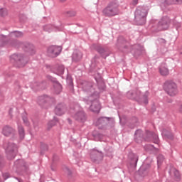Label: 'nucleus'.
I'll return each instance as SVG.
<instances>
[{
	"mask_svg": "<svg viewBox=\"0 0 182 182\" xmlns=\"http://www.w3.org/2000/svg\"><path fill=\"white\" fill-rule=\"evenodd\" d=\"M97 52H99V53H100L101 55H103V53H105L106 52V50H105V48H103L102 47L100 46L97 48Z\"/></svg>",
	"mask_w": 182,
	"mask_h": 182,
	"instance_id": "nucleus-17",
	"label": "nucleus"
},
{
	"mask_svg": "<svg viewBox=\"0 0 182 182\" xmlns=\"http://www.w3.org/2000/svg\"><path fill=\"white\" fill-rule=\"evenodd\" d=\"M63 72H65V67H63V65H61L58 68V73L60 75H63Z\"/></svg>",
	"mask_w": 182,
	"mask_h": 182,
	"instance_id": "nucleus-18",
	"label": "nucleus"
},
{
	"mask_svg": "<svg viewBox=\"0 0 182 182\" xmlns=\"http://www.w3.org/2000/svg\"><path fill=\"white\" fill-rule=\"evenodd\" d=\"M50 124H52V122H50L48 123V126H50Z\"/></svg>",
	"mask_w": 182,
	"mask_h": 182,
	"instance_id": "nucleus-35",
	"label": "nucleus"
},
{
	"mask_svg": "<svg viewBox=\"0 0 182 182\" xmlns=\"http://www.w3.org/2000/svg\"><path fill=\"white\" fill-rule=\"evenodd\" d=\"M73 58L75 60H79L80 59H82V55H80L78 57L76 58V54L74 53Z\"/></svg>",
	"mask_w": 182,
	"mask_h": 182,
	"instance_id": "nucleus-22",
	"label": "nucleus"
},
{
	"mask_svg": "<svg viewBox=\"0 0 182 182\" xmlns=\"http://www.w3.org/2000/svg\"><path fill=\"white\" fill-rule=\"evenodd\" d=\"M178 110L181 113H182V104L180 105Z\"/></svg>",
	"mask_w": 182,
	"mask_h": 182,
	"instance_id": "nucleus-31",
	"label": "nucleus"
},
{
	"mask_svg": "<svg viewBox=\"0 0 182 182\" xmlns=\"http://www.w3.org/2000/svg\"><path fill=\"white\" fill-rule=\"evenodd\" d=\"M162 136H164V137H166L167 139H173V134H171V133H170V132H168L166 129L163 130Z\"/></svg>",
	"mask_w": 182,
	"mask_h": 182,
	"instance_id": "nucleus-13",
	"label": "nucleus"
},
{
	"mask_svg": "<svg viewBox=\"0 0 182 182\" xmlns=\"http://www.w3.org/2000/svg\"><path fill=\"white\" fill-rule=\"evenodd\" d=\"M132 4L133 5H137V4H139V0H133Z\"/></svg>",
	"mask_w": 182,
	"mask_h": 182,
	"instance_id": "nucleus-27",
	"label": "nucleus"
},
{
	"mask_svg": "<svg viewBox=\"0 0 182 182\" xmlns=\"http://www.w3.org/2000/svg\"><path fill=\"white\" fill-rule=\"evenodd\" d=\"M60 2H66V0H60Z\"/></svg>",
	"mask_w": 182,
	"mask_h": 182,
	"instance_id": "nucleus-34",
	"label": "nucleus"
},
{
	"mask_svg": "<svg viewBox=\"0 0 182 182\" xmlns=\"http://www.w3.org/2000/svg\"><path fill=\"white\" fill-rule=\"evenodd\" d=\"M127 96H128V97H130V99H136L134 94H133V92H129L127 93Z\"/></svg>",
	"mask_w": 182,
	"mask_h": 182,
	"instance_id": "nucleus-20",
	"label": "nucleus"
},
{
	"mask_svg": "<svg viewBox=\"0 0 182 182\" xmlns=\"http://www.w3.org/2000/svg\"><path fill=\"white\" fill-rule=\"evenodd\" d=\"M60 52H62V47L60 46H53L48 48V54L51 58H56V56H59Z\"/></svg>",
	"mask_w": 182,
	"mask_h": 182,
	"instance_id": "nucleus-7",
	"label": "nucleus"
},
{
	"mask_svg": "<svg viewBox=\"0 0 182 182\" xmlns=\"http://www.w3.org/2000/svg\"><path fill=\"white\" fill-rule=\"evenodd\" d=\"M11 62H16L18 68L25 66V60H23V55L21 54H14L11 57Z\"/></svg>",
	"mask_w": 182,
	"mask_h": 182,
	"instance_id": "nucleus-6",
	"label": "nucleus"
},
{
	"mask_svg": "<svg viewBox=\"0 0 182 182\" xmlns=\"http://www.w3.org/2000/svg\"><path fill=\"white\" fill-rule=\"evenodd\" d=\"M75 118L77 120H85V114L83 112H78L76 114Z\"/></svg>",
	"mask_w": 182,
	"mask_h": 182,
	"instance_id": "nucleus-14",
	"label": "nucleus"
},
{
	"mask_svg": "<svg viewBox=\"0 0 182 182\" xmlns=\"http://www.w3.org/2000/svg\"><path fill=\"white\" fill-rule=\"evenodd\" d=\"M90 109L95 113H99L100 112V103H99V101H93L90 106Z\"/></svg>",
	"mask_w": 182,
	"mask_h": 182,
	"instance_id": "nucleus-9",
	"label": "nucleus"
},
{
	"mask_svg": "<svg viewBox=\"0 0 182 182\" xmlns=\"http://www.w3.org/2000/svg\"><path fill=\"white\" fill-rule=\"evenodd\" d=\"M22 32L16 31L11 33V36H14L15 38H21L22 36Z\"/></svg>",
	"mask_w": 182,
	"mask_h": 182,
	"instance_id": "nucleus-15",
	"label": "nucleus"
},
{
	"mask_svg": "<svg viewBox=\"0 0 182 182\" xmlns=\"http://www.w3.org/2000/svg\"><path fill=\"white\" fill-rule=\"evenodd\" d=\"M23 120L26 124H28V118H23Z\"/></svg>",
	"mask_w": 182,
	"mask_h": 182,
	"instance_id": "nucleus-30",
	"label": "nucleus"
},
{
	"mask_svg": "<svg viewBox=\"0 0 182 182\" xmlns=\"http://www.w3.org/2000/svg\"><path fill=\"white\" fill-rule=\"evenodd\" d=\"M104 122H105V118H100L97 120L96 124H97V126H99L100 124H103Z\"/></svg>",
	"mask_w": 182,
	"mask_h": 182,
	"instance_id": "nucleus-21",
	"label": "nucleus"
},
{
	"mask_svg": "<svg viewBox=\"0 0 182 182\" xmlns=\"http://www.w3.org/2000/svg\"><path fill=\"white\" fill-rule=\"evenodd\" d=\"M0 12L1 16H6V15H8V11L6 9H1Z\"/></svg>",
	"mask_w": 182,
	"mask_h": 182,
	"instance_id": "nucleus-19",
	"label": "nucleus"
},
{
	"mask_svg": "<svg viewBox=\"0 0 182 182\" xmlns=\"http://www.w3.org/2000/svg\"><path fill=\"white\" fill-rule=\"evenodd\" d=\"M169 25L170 18H168V17H164L161 19V21H159L156 31H166V29H168Z\"/></svg>",
	"mask_w": 182,
	"mask_h": 182,
	"instance_id": "nucleus-5",
	"label": "nucleus"
},
{
	"mask_svg": "<svg viewBox=\"0 0 182 182\" xmlns=\"http://www.w3.org/2000/svg\"><path fill=\"white\" fill-rule=\"evenodd\" d=\"M148 136H151V137H154V139H157V135L154 134L153 132H148Z\"/></svg>",
	"mask_w": 182,
	"mask_h": 182,
	"instance_id": "nucleus-24",
	"label": "nucleus"
},
{
	"mask_svg": "<svg viewBox=\"0 0 182 182\" xmlns=\"http://www.w3.org/2000/svg\"><path fill=\"white\" fill-rule=\"evenodd\" d=\"M26 48H27V49H28V50H33V46H32L31 44H27L26 46Z\"/></svg>",
	"mask_w": 182,
	"mask_h": 182,
	"instance_id": "nucleus-23",
	"label": "nucleus"
},
{
	"mask_svg": "<svg viewBox=\"0 0 182 182\" xmlns=\"http://www.w3.org/2000/svg\"><path fill=\"white\" fill-rule=\"evenodd\" d=\"M161 159H163V156H159L158 157V163H160L161 161Z\"/></svg>",
	"mask_w": 182,
	"mask_h": 182,
	"instance_id": "nucleus-28",
	"label": "nucleus"
},
{
	"mask_svg": "<svg viewBox=\"0 0 182 182\" xmlns=\"http://www.w3.org/2000/svg\"><path fill=\"white\" fill-rule=\"evenodd\" d=\"M148 102H149V101H147V99H145V100H144L145 105H147Z\"/></svg>",
	"mask_w": 182,
	"mask_h": 182,
	"instance_id": "nucleus-33",
	"label": "nucleus"
},
{
	"mask_svg": "<svg viewBox=\"0 0 182 182\" xmlns=\"http://www.w3.org/2000/svg\"><path fill=\"white\" fill-rule=\"evenodd\" d=\"M164 89L169 96H176L178 93L177 85L173 81H166L164 84Z\"/></svg>",
	"mask_w": 182,
	"mask_h": 182,
	"instance_id": "nucleus-3",
	"label": "nucleus"
},
{
	"mask_svg": "<svg viewBox=\"0 0 182 182\" xmlns=\"http://www.w3.org/2000/svg\"><path fill=\"white\" fill-rule=\"evenodd\" d=\"M163 4H166V5H171L173 4H181L182 0H161Z\"/></svg>",
	"mask_w": 182,
	"mask_h": 182,
	"instance_id": "nucleus-12",
	"label": "nucleus"
},
{
	"mask_svg": "<svg viewBox=\"0 0 182 182\" xmlns=\"http://www.w3.org/2000/svg\"><path fill=\"white\" fill-rule=\"evenodd\" d=\"M159 73L161 75V76H167L169 73L168 68H167V66L166 64H162L159 67Z\"/></svg>",
	"mask_w": 182,
	"mask_h": 182,
	"instance_id": "nucleus-10",
	"label": "nucleus"
},
{
	"mask_svg": "<svg viewBox=\"0 0 182 182\" xmlns=\"http://www.w3.org/2000/svg\"><path fill=\"white\" fill-rule=\"evenodd\" d=\"M175 176H176V177H180V173H178V171H175Z\"/></svg>",
	"mask_w": 182,
	"mask_h": 182,
	"instance_id": "nucleus-29",
	"label": "nucleus"
},
{
	"mask_svg": "<svg viewBox=\"0 0 182 182\" xmlns=\"http://www.w3.org/2000/svg\"><path fill=\"white\" fill-rule=\"evenodd\" d=\"M16 145L15 144L9 143L6 146V153L7 154V157L9 160H12V159H15V156H16Z\"/></svg>",
	"mask_w": 182,
	"mask_h": 182,
	"instance_id": "nucleus-4",
	"label": "nucleus"
},
{
	"mask_svg": "<svg viewBox=\"0 0 182 182\" xmlns=\"http://www.w3.org/2000/svg\"><path fill=\"white\" fill-rule=\"evenodd\" d=\"M119 5L116 2H112L103 10L104 15L106 16H114L119 15Z\"/></svg>",
	"mask_w": 182,
	"mask_h": 182,
	"instance_id": "nucleus-2",
	"label": "nucleus"
},
{
	"mask_svg": "<svg viewBox=\"0 0 182 182\" xmlns=\"http://www.w3.org/2000/svg\"><path fill=\"white\" fill-rule=\"evenodd\" d=\"M56 87H58L59 90L58 92H57V93H59L62 90V85H60V84H56Z\"/></svg>",
	"mask_w": 182,
	"mask_h": 182,
	"instance_id": "nucleus-25",
	"label": "nucleus"
},
{
	"mask_svg": "<svg viewBox=\"0 0 182 182\" xmlns=\"http://www.w3.org/2000/svg\"><path fill=\"white\" fill-rule=\"evenodd\" d=\"M146 16H147V10L144 7H138L135 11V19L139 25L146 23Z\"/></svg>",
	"mask_w": 182,
	"mask_h": 182,
	"instance_id": "nucleus-1",
	"label": "nucleus"
},
{
	"mask_svg": "<svg viewBox=\"0 0 182 182\" xmlns=\"http://www.w3.org/2000/svg\"><path fill=\"white\" fill-rule=\"evenodd\" d=\"M14 133H15V130L11 127L6 126L2 129V134L4 136H9L14 134Z\"/></svg>",
	"mask_w": 182,
	"mask_h": 182,
	"instance_id": "nucleus-8",
	"label": "nucleus"
},
{
	"mask_svg": "<svg viewBox=\"0 0 182 182\" xmlns=\"http://www.w3.org/2000/svg\"><path fill=\"white\" fill-rule=\"evenodd\" d=\"M18 132H19L21 137H23L24 130H23V127L22 126H18Z\"/></svg>",
	"mask_w": 182,
	"mask_h": 182,
	"instance_id": "nucleus-16",
	"label": "nucleus"
},
{
	"mask_svg": "<svg viewBox=\"0 0 182 182\" xmlns=\"http://www.w3.org/2000/svg\"><path fill=\"white\" fill-rule=\"evenodd\" d=\"M3 177L6 180V178H9V173L3 174Z\"/></svg>",
	"mask_w": 182,
	"mask_h": 182,
	"instance_id": "nucleus-26",
	"label": "nucleus"
},
{
	"mask_svg": "<svg viewBox=\"0 0 182 182\" xmlns=\"http://www.w3.org/2000/svg\"><path fill=\"white\" fill-rule=\"evenodd\" d=\"M55 113L58 116H62L65 113V107L62 105H59L55 107Z\"/></svg>",
	"mask_w": 182,
	"mask_h": 182,
	"instance_id": "nucleus-11",
	"label": "nucleus"
},
{
	"mask_svg": "<svg viewBox=\"0 0 182 182\" xmlns=\"http://www.w3.org/2000/svg\"><path fill=\"white\" fill-rule=\"evenodd\" d=\"M45 30L47 31V32H50V30H48V26L45 27Z\"/></svg>",
	"mask_w": 182,
	"mask_h": 182,
	"instance_id": "nucleus-32",
	"label": "nucleus"
}]
</instances>
